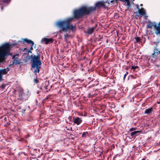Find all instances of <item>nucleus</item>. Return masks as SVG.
Returning <instances> with one entry per match:
<instances>
[{
  "label": "nucleus",
  "instance_id": "c85d7f7f",
  "mask_svg": "<svg viewBox=\"0 0 160 160\" xmlns=\"http://www.w3.org/2000/svg\"><path fill=\"white\" fill-rule=\"evenodd\" d=\"M1 87H2V88H4L5 87V85H2V86H1Z\"/></svg>",
  "mask_w": 160,
  "mask_h": 160
},
{
  "label": "nucleus",
  "instance_id": "473e14b6",
  "mask_svg": "<svg viewBox=\"0 0 160 160\" xmlns=\"http://www.w3.org/2000/svg\"><path fill=\"white\" fill-rule=\"evenodd\" d=\"M37 93H39V92L38 91L37 92Z\"/></svg>",
  "mask_w": 160,
  "mask_h": 160
},
{
  "label": "nucleus",
  "instance_id": "f8f14e48",
  "mask_svg": "<svg viewBox=\"0 0 160 160\" xmlns=\"http://www.w3.org/2000/svg\"><path fill=\"white\" fill-rule=\"evenodd\" d=\"M107 3L106 2H98L96 3L95 4L96 7H99L100 6L104 7L105 6V4Z\"/></svg>",
  "mask_w": 160,
  "mask_h": 160
},
{
  "label": "nucleus",
  "instance_id": "f704fd0d",
  "mask_svg": "<svg viewBox=\"0 0 160 160\" xmlns=\"http://www.w3.org/2000/svg\"><path fill=\"white\" fill-rule=\"evenodd\" d=\"M1 9H2H2H3V8H2V7Z\"/></svg>",
  "mask_w": 160,
  "mask_h": 160
},
{
  "label": "nucleus",
  "instance_id": "aec40b11",
  "mask_svg": "<svg viewBox=\"0 0 160 160\" xmlns=\"http://www.w3.org/2000/svg\"><path fill=\"white\" fill-rule=\"evenodd\" d=\"M135 38V39L136 40V42H139L140 41V38L139 37H136Z\"/></svg>",
  "mask_w": 160,
  "mask_h": 160
},
{
  "label": "nucleus",
  "instance_id": "ddd939ff",
  "mask_svg": "<svg viewBox=\"0 0 160 160\" xmlns=\"http://www.w3.org/2000/svg\"><path fill=\"white\" fill-rule=\"evenodd\" d=\"M138 12L140 15L143 16L145 14V12L144 8H142L141 9L138 10Z\"/></svg>",
  "mask_w": 160,
  "mask_h": 160
},
{
  "label": "nucleus",
  "instance_id": "cd10ccee",
  "mask_svg": "<svg viewBox=\"0 0 160 160\" xmlns=\"http://www.w3.org/2000/svg\"><path fill=\"white\" fill-rule=\"evenodd\" d=\"M136 6L137 8L139 10V9L140 8H139V5L138 4H137L136 5Z\"/></svg>",
  "mask_w": 160,
  "mask_h": 160
},
{
  "label": "nucleus",
  "instance_id": "bb28decb",
  "mask_svg": "<svg viewBox=\"0 0 160 160\" xmlns=\"http://www.w3.org/2000/svg\"><path fill=\"white\" fill-rule=\"evenodd\" d=\"M108 0V4L110 2H111V3H112L114 1L113 0H111V1H110L109 0Z\"/></svg>",
  "mask_w": 160,
  "mask_h": 160
},
{
  "label": "nucleus",
  "instance_id": "7c9ffc66",
  "mask_svg": "<svg viewBox=\"0 0 160 160\" xmlns=\"http://www.w3.org/2000/svg\"><path fill=\"white\" fill-rule=\"evenodd\" d=\"M126 74H125L124 75V77H125V76H126Z\"/></svg>",
  "mask_w": 160,
  "mask_h": 160
},
{
  "label": "nucleus",
  "instance_id": "c756f323",
  "mask_svg": "<svg viewBox=\"0 0 160 160\" xmlns=\"http://www.w3.org/2000/svg\"><path fill=\"white\" fill-rule=\"evenodd\" d=\"M142 160H145V159L144 158L143 159H142Z\"/></svg>",
  "mask_w": 160,
  "mask_h": 160
},
{
  "label": "nucleus",
  "instance_id": "dca6fc26",
  "mask_svg": "<svg viewBox=\"0 0 160 160\" xmlns=\"http://www.w3.org/2000/svg\"><path fill=\"white\" fill-rule=\"evenodd\" d=\"M141 132V131H137L133 132L131 133V136L132 137H134L137 135V134Z\"/></svg>",
  "mask_w": 160,
  "mask_h": 160
},
{
  "label": "nucleus",
  "instance_id": "4468645a",
  "mask_svg": "<svg viewBox=\"0 0 160 160\" xmlns=\"http://www.w3.org/2000/svg\"><path fill=\"white\" fill-rule=\"evenodd\" d=\"M95 27H93L92 28H88V29L87 33L89 34H92L95 30Z\"/></svg>",
  "mask_w": 160,
  "mask_h": 160
},
{
  "label": "nucleus",
  "instance_id": "0eeeda50",
  "mask_svg": "<svg viewBox=\"0 0 160 160\" xmlns=\"http://www.w3.org/2000/svg\"><path fill=\"white\" fill-rule=\"evenodd\" d=\"M73 122L78 125L80 124L82 121L81 118L79 117H73Z\"/></svg>",
  "mask_w": 160,
  "mask_h": 160
},
{
  "label": "nucleus",
  "instance_id": "393cba45",
  "mask_svg": "<svg viewBox=\"0 0 160 160\" xmlns=\"http://www.w3.org/2000/svg\"><path fill=\"white\" fill-rule=\"evenodd\" d=\"M2 75H3L0 72V80H1L2 79Z\"/></svg>",
  "mask_w": 160,
  "mask_h": 160
},
{
  "label": "nucleus",
  "instance_id": "6ab92c4d",
  "mask_svg": "<svg viewBox=\"0 0 160 160\" xmlns=\"http://www.w3.org/2000/svg\"><path fill=\"white\" fill-rule=\"evenodd\" d=\"M138 68V67L137 66H132L131 67V69H132L134 70Z\"/></svg>",
  "mask_w": 160,
  "mask_h": 160
},
{
  "label": "nucleus",
  "instance_id": "f3484780",
  "mask_svg": "<svg viewBox=\"0 0 160 160\" xmlns=\"http://www.w3.org/2000/svg\"><path fill=\"white\" fill-rule=\"evenodd\" d=\"M152 109L153 108H152L146 109L145 110L144 113L145 114H150L152 112Z\"/></svg>",
  "mask_w": 160,
  "mask_h": 160
},
{
  "label": "nucleus",
  "instance_id": "72a5a7b5",
  "mask_svg": "<svg viewBox=\"0 0 160 160\" xmlns=\"http://www.w3.org/2000/svg\"><path fill=\"white\" fill-rule=\"evenodd\" d=\"M26 49V48H24L23 51H24L25 50V49Z\"/></svg>",
  "mask_w": 160,
  "mask_h": 160
},
{
  "label": "nucleus",
  "instance_id": "9b49d317",
  "mask_svg": "<svg viewBox=\"0 0 160 160\" xmlns=\"http://www.w3.org/2000/svg\"><path fill=\"white\" fill-rule=\"evenodd\" d=\"M152 56L155 58L160 57V50L158 51L157 50H155L154 53L152 54Z\"/></svg>",
  "mask_w": 160,
  "mask_h": 160
},
{
  "label": "nucleus",
  "instance_id": "5701e85b",
  "mask_svg": "<svg viewBox=\"0 0 160 160\" xmlns=\"http://www.w3.org/2000/svg\"><path fill=\"white\" fill-rule=\"evenodd\" d=\"M65 38V39H66L68 37V35L67 34H66L64 35Z\"/></svg>",
  "mask_w": 160,
  "mask_h": 160
},
{
  "label": "nucleus",
  "instance_id": "a878e982",
  "mask_svg": "<svg viewBox=\"0 0 160 160\" xmlns=\"http://www.w3.org/2000/svg\"><path fill=\"white\" fill-rule=\"evenodd\" d=\"M152 25L150 24L148 25V28H152Z\"/></svg>",
  "mask_w": 160,
  "mask_h": 160
},
{
  "label": "nucleus",
  "instance_id": "20e7f679",
  "mask_svg": "<svg viewBox=\"0 0 160 160\" xmlns=\"http://www.w3.org/2000/svg\"><path fill=\"white\" fill-rule=\"evenodd\" d=\"M11 45L6 43L0 47V62H2L5 59V56L9 54Z\"/></svg>",
  "mask_w": 160,
  "mask_h": 160
},
{
  "label": "nucleus",
  "instance_id": "c9c22d12",
  "mask_svg": "<svg viewBox=\"0 0 160 160\" xmlns=\"http://www.w3.org/2000/svg\"><path fill=\"white\" fill-rule=\"evenodd\" d=\"M137 16H139V15H137Z\"/></svg>",
  "mask_w": 160,
  "mask_h": 160
},
{
  "label": "nucleus",
  "instance_id": "2f4dec72",
  "mask_svg": "<svg viewBox=\"0 0 160 160\" xmlns=\"http://www.w3.org/2000/svg\"><path fill=\"white\" fill-rule=\"evenodd\" d=\"M140 5V6H142V4H141Z\"/></svg>",
  "mask_w": 160,
  "mask_h": 160
},
{
  "label": "nucleus",
  "instance_id": "a211bd4d",
  "mask_svg": "<svg viewBox=\"0 0 160 160\" xmlns=\"http://www.w3.org/2000/svg\"><path fill=\"white\" fill-rule=\"evenodd\" d=\"M88 132H83L82 134V137H86V135L88 134Z\"/></svg>",
  "mask_w": 160,
  "mask_h": 160
},
{
  "label": "nucleus",
  "instance_id": "412c9836",
  "mask_svg": "<svg viewBox=\"0 0 160 160\" xmlns=\"http://www.w3.org/2000/svg\"><path fill=\"white\" fill-rule=\"evenodd\" d=\"M126 2H127V5L128 6V7L130 6V3L129 0H128V1H127Z\"/></svg>",
  "mask_w": 160,
  "mask_h": 160
},
{
  "label": "nucleus",
  "instance_id": "f257e3e1",
  "mask_svg": "<svg viewBox=\"0 0 160 160\" xmlns=\"http://www.w3.org/2000/svg\"><path fill=\"white\" fill-rule=\"evenodd\" d=\"M73 19V18H69L66 20L59 21L56 23V25L60 29V32H66L69 28L72 31L74 30L75 27L70 24Z\"/></svg>",
  "mask_w": 160,
  "mask_h": 160
},
{
  "label": "nucleus",
  "instance_id": "7ed1b4c3",
  "mask_svg": "<svg viewBox=\"0 0 160 160\" xmlns=\"http://www.w3.org/2000/svg\"><path fill=\"white\" fill-rule=\"evenodd\" d=\"M32 62V68L34 69V72L35 74L39 72V68L41 67V62L40 61V55L38 54L37 56L32 55L31 56Z\"/></svg>",
  "mask_w": 160,
  "mask_h": 160
},
{
  "label": "nucleus",
  "instance_id": "1a4fd4ad",
  "mask_svg": "<svg viewBox=\"0 0 160 160\" xmlns=\"http://www.w3.org/2000/svg\"><path fill=\"white\" fill-rule=\"evenodd\" d=\"M24 44L25 43H27L28 44H31V46L30 48V50H32L33 49L32 46L34 44V42L33 41L31 40L28 39L27 38L24 39L22 40Z\"/></svg>",
  "mask_w": 160,
  "mask_h": 160
},
{
  "label": "nucleus",
  "instance_id": "b1692460",
  "mask_svg": "<svg viewBox=\"0 0 160 160\" xmlns=\"http://www.w3.org/2000/svg\"><path fill=\"white\" fill-rule=\"evenodd\" d=\"M135 130V128H131L130 129H129V131H132L134 130Z\"/></svg>",
  "mask_w": 160,
  "mask_h": 160
},
{
  "label": "nucleus",
  "instance_id": "39448f33",
  "mask_svg": "<svg viewBox=\"0 0 160 160\" xmlns=\"http://www.w3.org/2000/svg\"><path fill=\"white\" fill-rule=\"evenodd\" d=\"M18 54H16L12 57V59L13 60V64H19L21 63V60L18 58Z\"/></svg>",
  "mask_w": 160,
  "mask_h": 160
},
{
  "label": "nucleus",
  "instance_id": "f03ea898",
  "mask_svg": "<svg viewBox=\"0 0 160 160\" xmlns=\"http://www.w3.org/2000/svg\"><path fill=\"white\" fill-rule=\"evenodd\" d=\"M95 9L96 8L95 7H82L79 9L74 11V17L75 18H79L84 15L89 14L91 12L94 11Z\"/></svg>",
  "mask_w": 160,
  "mask_h": 160
},
{
  "label": "nucleus",
  "instance_id": "423d86ee",
  "mask_svg": "<svg viewBox=\"0 0 160 160\" xmlns=\"http://www.w3.org/2000/svg\"><path fill=\"white\" fill-rule=\"evenodd\" d=\"M16 93H17L16 94L18 97L17 99L21 100H22V96L23 93V91L21 89H18L16 91Z\"/></svg>",
  "mask_w": 160,
  "mask_h": 160
},
{
  "label": "nucleus",
  "instance_id": "6e6552de",
  "mask_svg": "<svg viewBox=\"0 0 160 160\" xmlns=\"http://www.w3.org/2000/svg\"><path fill=\"white\" fill-rule=\"evenodd\" d=\"M53 42V40L52 38H44L42 40V42H44L46 44H47L49 42L52 43Z\"/></svg>",
  "mask_w": 160,
  "mask_h": 160
},
{
  "label": "nucleus",
  "instance_id": "9d476101",
  "mask_svg": "<svg viewBox=\"0 0 160 160\" xmlns=\"http://www.w3.org/2000/svg\"><path fill=\"white\" fill-rule=\"evenodd\" d=\"M158 25V26H157V25L156 24L153 25L154 28L156 30L155 33L157 35L160 34V22H159Z\"/></svg>",
  "mask_w": 160,
  "mask_h": 160
},
{
  "label": "nucleus",
  "instance_id": "4be33fe9",
  "mask_svg": "<svg viewBox=\"0 0 160 160\" xmlns=\"http://www.w3.org/2000/svg\"><path fill=\"white\" fill-rule=\"evenodd\" d=\"M34 82L35 83H38V80L37 78H35L34 80Z\"/></svg>",
  "mask_w": 160,
  "mask_h": 160
},
{
  "label": "nucleus",
  "instance_id": "2eb2a0df",
  "mask_svg": "<svg viewBox=\"0 0 160 160\" xmlns=\"http://www.w3.org/2000/svg\"><path fill=\"white\" fill-rule=\"evenodd\" d=\"M8 71V68H7L6 69L0 70V72L3 75L6 74Z\"/></svg>",
  "mask_w": 160,
  "mask_h": 160
}]
</instances>
